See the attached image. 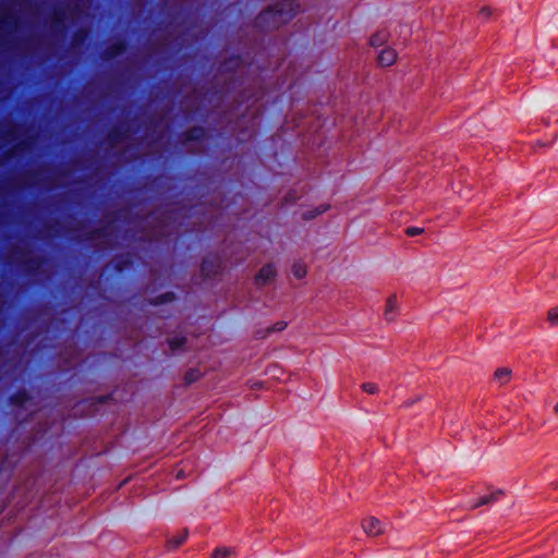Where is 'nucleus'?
<instances>
[{
  "label": "nucleus",
  "instance_id": "nucleus-2",
  "mask_svg": "<svg viewBox=\"0 0 558 558\" xmlns=\"http://www.w3.org/2000/svg\"><path fill=\"white\" fill-rule=\"evenodd\" d=\"M362 529L368 536H379L386 532L387 524L375 517H367L362 520Z\"/></svg>",
  "mask_w": 558,
  "mask_h": 558
},
{
  "label": "nucleus",
  "instance_id": "nucleus-12",
  "mask_svg": "<svg viewBox=\"0 0 558 558\" xmlns=\"http://www.w3.org/2000/svg\"><path fill=\"white\" fill-rule=\"evenodd\" d=\"M239 553L234 547L220 546L217 547L211 558H226L228 556H238Z\"/></svg>",
  "mask_w": 558,
  "mask_h": 558
},
{
  "label": "nucleus",
  "instance_id": "nucleus-21",
  "mask_svg": "<svg viewBox=\"0 0 558 558\" xmlns=\"http://www.w3.org/2000/svg\"><path fill=\"white\" fill-rule=\"evenodd\" d=\"M288 324L283 320L275 323L271 327L268 328L267 332H279L287 328Z\"/></svg>",
  "mask_w": 558,
  "mask_h": 558
},
{
  "label": "nucleus",
  "instance_id": "nucleus-8",
  "mask_svg": "<svg viewBox=\"0 0 558 558\" xmlns=\"http://www.w3.org/2000/svg\"><path fill=\"white\" fill-rule=\"evenodd\" d=\"M29 400V395L25 390H19L10 397V403L16 407H24Z\"/></svg>",
  "mask_w": 558,
  "mask_h": 558
},
{
  "label": "nucleus",
  "instance_id": "nucleus-22",
  "mask_svg": "<svg viewBox=\"0 0 558 558\" xmlns=\"http://www.w3.org/2000/svg\"><path fill=\"white\" fill-rule=\"evenodd\" d=\"M174 300V294L172 292L165 293L156 298L155 304H162L166 302H170Z\"/></svg>",
  "mask_w": 558,
  "mask_h": 558
},
{
  "label": "nucleus",
  "instance_id": "nucleus-23",
  "mask_svg": "<svg viewBox=\"0 0 558 558\" xmlns=\"http://www.w3.org/2000/svg\"><path fill=\"white\" fill-rule=\"evenodd\" d=\"M199 377V373L197 369H190L186 374H185V381L187 384H191L193 381H195L197 378Z\"/></svg>",
  "mask_w": 558,
  "mask_h": 558
},
{
  "label": "nucleus",
  "instance_id": "nucleus-19",
  "mask_svg": "<svg viewBox=\"0 0 558 558\" xmlns=\"http://www.w3.org/2000/svg\"><path fill=\"white\" fill-rule=\"evenodd\" d=\"M547 319L553 326H558V306L548 311Z\"/></svg>",
  "mask_w": 558,
  "mask_h": 558
},
{
  "label": "nucleus",
  "instance_id": "nucleus-3",
  "mask_svg": "<svg viewBox=\"0 0 558 558\" xmlns=\"http://www.w3.org/2000/svg\"><path fill=\"white\" fill-rule=\"evenodd\" d=\"M222 269V262L219 256L217 255H210L207 256L203 263H202V274L206 278H210L211 276H215L219 274Z\"/></svg>",
  "mask_w": 558,
  "mask_h": 558
},
{
  "label": "nucleus",
  "instance_id": "nucleus-5",
  "mask_svg": "<svg viewBox=\"0 0 558 558\" xmlns=\"http://www.w3.org/2000/svg\"><path fill=\"white\" fill-rule=\"evenodd\" d=\"M126 49L124 41L118 40L109 45L102 52V57L106 60H111L116 57L121 56Z\"/></svg>",
  "mask_w": 558,
  "mask_h": 558
},
{
  "label": "nucleus",
  "instance_id": "nucleus-32",
  "mask_svg": "<svg viewBox=\"0 0 558 558\" xmlns=\"http://www.w3.org/2000/svg\"><path fill=\"white\" fill-rule=\"evenodd\" d=\"M555 412L558 414V401L557 404L555 405Z\"/></svg>",
  "mask_w": 558,
  "mask_h": 558
},
{
  "label": "nucleus",
  "instance_id": "nucleus-24",
  "mask_svg": "<svg viewBox=\"0 0 558 558\" xmlns=\"http://www.w3.org/2000/svg\"><path fill=\"white\" fill-rule=\"evenodd\" d=\"M404 232L408 236H415L422 234L424 229L418 227H408Z\"/></svg>",
  "mask_w": 558,
  "mask_h": 558
},
{
  "label": "nucleus",
  "instance_id": "nucleus-16",
  "mask_svg": "<svg viewBox=\"0 0 558 558\" xmlns=\"http://www.w3.org/2000/svg\"><path fill=\"white\" fill-rule=\"evenodd\" d=\"M292 272L296 279H302L306 276L307 269L303 263H295L292 267Z\"/></svg>",
  "mask_w": 558,
  "mask_h": 558
},
{
  "label": "nucleus",
  "instance_id": "nucleus-26",
  "mask_svg": "<svg viewBox=\"0 0 558 558\" xmlns=\"http://www.w3.org/2000/svg\"><path fill=\"white\" fill-rule=\"evenodd\" d=\"M478 15L486 20L488 19L490 15H492V9L489 7H483L480 12H478Z\"/></svg>",
  "mask_w": 558,
  "mask_h": 558
},
{
  "label": "nucleus",
  "instance_id": "nucleus-15",
  "mask_svg": "<svg viewBox=\"0 0 558 558\" xmlns=\"http://www.w3.org/2000/svg\"><path fill=\"white\" fill-rule=\"evenodd\" d=\"M16 26V19L13 15H5L0 17L1 29H12Z\"/></svg>",
  "mask_w": 558,
  "mask_h": 558
},
{
  "label": "nucleus",
  "instance_id": "nucleus-28",
  "mask_svg": "<svg viewBox=\"0 0 558 558\" xmlns=\"http://www.w3.org/2000/svg\"><path fill=\"white\" fill-rule=\"evenodd\" d=\"M108 137L116 141L117 131L116 130H111L110 133L108 134Z\"/></svg>",
  "mask_w": 558,
  "mask_h": 558
},
{
  "label": "nucleus",
  "instance_id": "nucleus-9",
  "mask_svg": "<svg viewBox=\"0 0 558 558\" xmlns=\"http://www.w3.org/2000/svg\"><path fill=\"white\" fill-rule=\"evenodd\" d=\"M205 136V130L203 128H192L183 134V138L186 142L201 141Z\"/></svg>",
  "mask_w": 558,
  "mask_h": 558
},
{
  "label": "nucleus",
  "instance_id": "nucleus-17",
  "mask_svg": "<svg viewBox=\"0 0 558 558\" xmlns=\"http://www.w3.org/2000/svg\"><path fill=\"white\" fill-rule=\"evenodd\" d=\"M168 342H169L170 349L172 351H177L184 347V344L186 342V338L185 337H174V338L169 339Z\"/></svg>",
  "mask_w": 558,
  "mask_h": 558
},
{
  "label": "nucleus",
  "instance_id": "nucleus-10",
  "mask_svg": "<svg viewBox=\"0 0 558 558\" xmlns=\"http://www.w3.org/2000/svg\"><path fill=\"white\" fill-rule=\"evenodd\" d=\"M510 378H511V371L509 368L502 367V368H498L495 371L494 379L499 385L502 386V385L508 384Z\"/></svg>",
  "mask_w": 558,
  "mask_h": 558
},
{
  "label": "nucleus",
  "instance_id": "nucleus-33",
  "mask_svg": "<svg viewBox=\"0 0 558 558\" xmlns=\"http://www.w3.org/2000/svg\"><path fill=\"white\" fill-rule=\"evenodd\" d=\"M555 488H558V481L553 484Z\"/></svg>",
  "mask_w": 558,
  "mask_h": 558
},
{
  "label": "nucleus",
  "instance_id": "nucleus-11",
  "mask_svg": "<svg viewBox=\"0 0 558 558\" xmlns=\"http://www.w3.org/2000/svg\"><path fill=\"white\" fill-rule=\"evenodd\" d=\"M388 37H389L388 32L386 29H380L377 33H375L374 35H372V37L369 39V44L373 47H379V46L384 45L385 43H387Z\"/></svg>",
  "mask_w": 558,
  "mask_h": 558
},
{
  "label": "nucleus",
  "instance_id": "nucleus-18",
  "mask_svg": "<svg viewBox=\"0 0 558 558\" xmlns=\"http://www.w3.org/2000/svg\"><path fill=\"white\" fill-rule=\"evenodd\" d=\"M328 209L327 206H322L319 208H316L315 210H310V211H306L303 214V218L305 220H311V219H314L316 218L318 215L325 213L326 210Z\"/></svg>",
  "mask_w": 558,
  "mask_h": 558
},
{
  "label": "nucleus",
  "instance_id": "nucleus-30",
  "mask_svg": "<svg viewBox=\"0 0 558 558\" xmlns=\"http://www.w3.org/2000/svg\"><path fill=\"white\" fill-rule=\"evenodd\" d=\"M126 264H128V263H124V264H120V263H118V264L116 265V268H117V269H119V270H122V269L126 266Z\"/></svg>",
  "mask_w": 558,
  "mask_h": 558
},
{
  "label": "nucleus",
  "instance_id": "nucleus-4",
  "mask_svg": "<svg viewBox=\"0 0 558 558\" xmlns=\"http://www.w3.org/2000/svg\"><path fill=\"white\" fill-rule=\"evenodd\" d=\"M276 276V268L271 264L265 265L256 275L255 282L257 286H264L272 280Z\"/></svg>",
  "mask_w": 558,
  "mask_h": 558
},
{
  "label": "nucleus",
  "instance_id": "nucleus-7",
  "mask_svg": "<svg viewBox=\"0 0 558 558\" xmlns=\"http://www.w3.org/2000/svg\"><path fill=\"white\" fill-rule=\"evenodd\" d=\"M397 60V52L392 48H385L378 54V62L383 66H390Z\"/></svg>",
  "mask_w": 558,
  "mask_h": 558
},
{
  "label": "nucleus",
  "instance_id": "nucleus-6",
  "mask_svg": "<svg viewBox=\"0 0 558 558\" xmlns=\"http://www.w3.org/2000/svg\"><path fill=\"white\" fill-rule=\"evenodd\" d=\"M398 315V301L397 295H390L385 305L384 317L387 322H393Z\"/></svg>",
  "mask_w": 558,
  "mask_h": 558
},
{
  "label": "nucleus",
  "instance_id": "nucleus-31",
  "mask_svg": "<svg viewBox=\"0 0 558 558\" xmlns=\"http://www.w3.org/2000/svg\"><path fill=\"white\" fill-rule=\"evenodd\" d=\"M12 134H13V130H8V131L5 132V135H8V136H11Z\"/></svg>",
  "mask_w": 558,
  "mask_h": 558
},
{
  "label": "nucleus",
  "instance_id": "nucleus-25",
  "mask_svg": "<svg viewBox=\"0 0 558 558\" xmlns=\"http://www.w3.org/2000/svg\"><path fill=\"white\" fill-rule=\"evenodd\" d=\"M52 20L57 25H62L64 21V14L61 10H56L52 14Z\"/></svg>",
  "mask_w": 558,
  "mask_h": 558
},
{
  "label": "nucleus",
  "instance_id": "nucleus-27",
  "mask_svg": "<svg viewBox=\"0 0 558 558\" xmlns=\"http://www.w3.org/2000/svg\"><path fill=\"white\" fill-rule=\"evenodd\" d=\"M105 228L96 229L95 231L92 232V239L105 235Z\"/></svg>",
  "mask_w": 558,
  "mask_h": 558
},
{
  "label": "nucleus",
  "instance_id": "nucleus-29",
  "mask_svg": "<svg viewBox=\"0 0 558 558\" xmlns=\"http://www.w3.org/2000/svg\"><path fill=\"white\" fill-rule=\"evenodd\" d=\"M24 146H25V143H24V142H21V143H19L16 146H14V148H13L12 150H15V149H20V150H22V149H24Z\"/></svg>",
  "mask_w": 558,
  "mask_h": 558
},
{
  "label": "nucleus",
  "instance_id": "nucleus-20",
  "mask_svg": "<svg viewBox=\"0 0 558 558\" xmlns=\"http://www.w3.org/2000/svg\"><path fill=\"white\" fill-rule=\"evenodd\" d=\"M362 390L368 395H375L378 392V386L374 383H364Z\"/></svg>",
  "mask_w": 558,
  "mask_h": 558
},
{
  "label": "nucleus",
  "instance_id": "nucleus-1",
  "mask_svg": "<svg viewBox=\"0 0 558 558\" xmlns=\"http://www.w3.org/2000/svg\"><path fill=\"white\" fill-rule=\"evenodd\" d=\"M299 0H286L264 10L257 16V24L267 27H279L288 23L299 11Z\"/></svg>",
  "mask_w": 558,
  "mask_h": 558
},
{
  "label": "nucleus",
  "instance_id": "nucleus-14",
  "mask_svg": "<svg viewBox=\"0 0 558 558\" xmlns=\"http://www.w3.org/2000/svg\"><path fill=\"white\" fill-rule=\"evenodd\" d=\"M500 494H501V492H496V493H493L489 495L482 496L481 498H478L477 501H475L474 504L471 505V508H477V507H481L484 505H488V504L497 500V498Z\"/></svg>",
  "mask_w": 558,
  "mask_h": 558
},
{
  "label": "nucleus",
  "instance_id": "nucleus-13",
  "mask_svg": "<svg viewBox=\"0 0 558 558\" xmlns=\"http://www.w3.org/2000/svg\"><path fill=\"white\" fill-rule=\"evenodd\" d=\"M186 536H187L186 531L179 532L177 535H174L173 537H171L167 541V547L169 549H174V548L179 547L186 539Z\"/></svg>",
  "mask_w": 558,
  "mask_h": 558
}]
</instances>
